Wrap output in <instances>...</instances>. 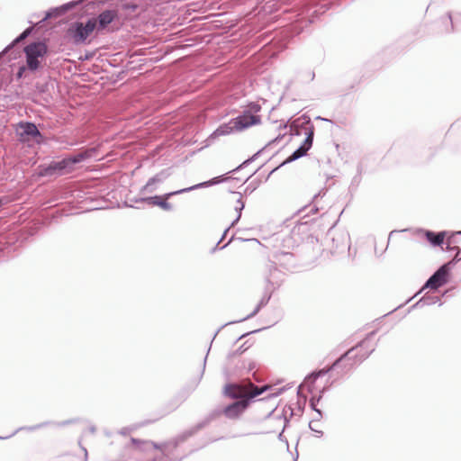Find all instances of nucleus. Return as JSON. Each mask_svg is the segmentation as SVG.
<instances>
[{"mask_svg":"<svg viewBox=\"0 0 461 461\" xmlns=\"http://www.w3.org/2000/svg\"><path fill=\"white\" fill-rule=\"evenodd\" d=\"M146 197L147 196L134 197V198H131L130 201L132 202V203H145V201L142 200V199H145Z\"/></svg>","mask_w":461,"mask_h":461,"instance_id":"e2e57ef3","label":"nucleus"},{"mask_svg":"<svg viewBox=\"0 0 461 461\" xmlns=\"http://www.w3.org/2000/svg\"><path fill=\"white\" fill-rule=\"evenodd\" d=\"M201 429H202V428L198 427V423H197L194 426L191 427L190 429L184 430L183 432H181L180 434H178L176 437L178 438V442H180L182 444V443L185 442L189 438L194 436Z\"/></svg>","mask_w":461,"mask_h":461,"instance_id":"c85d7f7f","label":"nucleus"},{"mask_svg":"<svg viewBox=\"0 0 461 461\" xmlns=\"http://www.w3.org/2000/svg\"><path fill=\"white\" fill-rule=\"evenodd\" d=\"M437 303H439V305L442 304L439 296L425 294L420 300L410 307L408 312H410L413 309L422 308L426 305H433Z\"/></svg>","mask_w":461,"mask_h":461,"instance_id":"5701e85b","label":"nucleus"},{"mask_svg":"<svg viewBox=\"0 0 461 461\" xmlns=\"http://www.w3.org/2000/svg\"><path fill=\"white\" fill-rule=\"evenodd\" d=\"M323 195H325V192L322 193V191H320L312 196V203L301 210L303 212L307 209H310V211L304 216H308L310 213H316L319 211V207L316 205L315 202L319 197H322Z\"/></svg>","mask_w":461,"mask_h":461,"instance_id":"473e14b6","label":"nucleus"},{"mask_svg":"<svg viewBox=\"0 0 461 461\" xmlns=\"http://www.w3.org/2000/svg\"><path fill=\"white\" fill-rule=\"evenodd\" d=\"M444 19H446L449 23V27L446 28L445 32L447 33H450V32H455V25H454V23H453V20H452V14H451V12H447V14H446V17Z\"/></svg>","mask_w":461,"mask_h":461,"instance_id":"37998d69","label":"nucleus"},{"mask_svg":"<svg viewBox=\"0 0 461 461\" xmlns=\"http://www.w3.org/2000/svg\"><path fill=\"white\" fill-rule=\"evenodd\" d=\"M26 67L31 72H35L41 68V62L39 58H33L31 56H25Z\"/></svg>","mask_w":461,"mask_h":461,"instance_id":"72a5a7b5","label":"nucleus"},{"mask_svg":"<svg viewBox=\"0 0 461 461\" xmlns=\"http://www.w3.org/2000/svg\"><path fill=\"white\" fill-rule=\"evenodd\" d=\"M89 19L94 20L95 32L98 33L106 30L112 23L119 21L120 14L116 9H105L98 15L89 17Z\"/></svg>","mask_w":461,"mask_h":461,"instance_id":"1a4fd4ad","label":"nucleus"},{"mask_svg":"<svg viewBox=\"0 0 461 461\" xmlns=\"http://www.w3.org/2000/svg\"><path fill=\"white\" fill-rule=\"evenodd\" d=\"M269 389H270V386L267 384H265L262 386H256L251 393H249L248 394H243V396L245 397L247 402H249V404H250L252 402H254L255 398L263 394L265 392L268 391Z\"/></svg>","mask_w":461,"mask_h":461,"instance_id":"c756f323","label":"nucleus"},{"mask_svg":"<svg viewBox=\"0 0 461 461\" xmlns=\"http://www.w3.org/2000/svg\"><path fill=\"white\" fill-rule=\"evenodd\" d=\"M23 50L25 53V56L42 58L47 54V46L44 42L37 41L25 46Z\"/></svg>","mask_w":461,"mask_h":461,"instance_id":"a211bd4d","label":"nucleus"},{"mask_svg":"<svg viewBox=\"0 0 461 461\" xmlns=\"http://www.w3.org/2000/svg\"><path fill=\"white\" fill-rule=\"evenodd\" d=\"M286 135V133H279L276 138H274L273 140H271L267 145H268V147L276 144V143H279L281 141V140H283V138Z\"/></svg>","mask_w":461,"mask_h":461,"instance_id":"864d4df0","label":"nucleus"},{"mask_svg":"<svg viewBox=\"0 0 461 461\" xmlns=\"http://www.w3.org/2000/svg\"><path fill=\"white\" fill-rule=\"evenodd\" d=\"M327 238L332 242L331 253L335 254L350 249L349 233L345 230H335L332 226L327 232Z\"/></svg>","mask_w":461,"mask_h":461,"instance_id":"0eeeda50","label":"nucleus"},{"mask_svg":"<svg viewBox=\"0 0 461 461\" xmlns=\"http://www.w3.org/2000/svg\"><path fill=\"white\" fill-rule=\"evenodd\" d=\"M180 445H181V443L178 442V438L176 437H175L169 440H167L166 441L167 451H171V453H172L173 450L177 448Z\"/></svg>","mask_w":461,"mask_h":461,"instance_id":"58836bf2","label":"nucleus"},{"mask_svg":"<svg viewBox=\"0 0 461 461\" xmlns=\"http://www.w3.org/2000/svg\"><path fill=\"white\" fill-rule=\"evenodd\" d=\"M233 239H234V236H231V238L228 240V242L221 247H220L221 240H219L217 242V244L211 249V253H214L217 250L225 249L233 240Z\"/></svg>","mask_w":461,"mask_h":461,"instance_id":"de8ad7c7","label":"nucleus"},{"mask_svg":"<svg viewBox=\"0 0 461 461\" xmlns=\"http://www.w3.org/2000/svg\"><path fill=\"white\" fill-rule=\"evenodd\" d=\"M237 400L238 401L230 402L222 409L223 415L226 418L230 420L238 419L249 408V402H247L243 395L241 398Z\"/></svg>","mask_w":461,"mask_h":461,"instance_id":"f8f14e48","label":"nucleus"},{"mask_svg":"<svg viewBox=\"0 0 461 461\" xmlns=\"http://www.w3.org/2000/svg\"><path fill=\"white\" fill-rule=\"evenodd\" d=\"M241 392H242L241 386L238 383H235V382L226 383L222 389L223 396H225L229 399H232V400H237V399L241 398L243 395L241 393Z\"/></svg>","mask_w":461,"mask_h":461,"instance_id":"6ab92c4d","label":"nucleus"},{"mask_svg":"<svg viewBox=\"0 0 461 461\" xmlns=\"http://www.w3.org/2000/svg\"><path fill=\"white\" fill-rule=\"evenodd\" d=\"M257 366V364L256 362L254 361H249V365L247 366V372L249 373V372H252Z\"/></svg>","mask_w":461,"mask_h":461,"instance_id":"680f3d73","label":"nucleus"},{"mask_svg":"<svg viewBox=\"0 0 461 461\" xmlns=\"http://www.w3.org/2000/svg\"><path fill=\"white\" fill-rule=\"evenodd\" d=\"M357 175L352 178L351 185H358L361 181V175L363 172V166L359 163L357 167Z\"/></svg>","mask_w":461,"mask_h":461,"instance_id":"a19ab883","label":"nucleus"},{"mask_svg":"<svg viewBox=\"0 0 461 461\" xmlns=\"http://www.w3.org/2000/svg\"><path fill=\"white\" fill-rule=\"evenodd\" d=\"M80 421H81L80 418H72V419L65 420L62 421L48 420V421H43V422H41V423L33 425V426H30V427H26V428H20L19 430L27 429L29 431H34L36 429H42L47 426L65 427V426L78 423ZM16 431H18V429Z\"/></svg>","mask_w":461,"mask_h":461,"instance_id":"2eb2a0df","label":"nucleus"},{"mask_svg":"<svg viewBox=\"0 0 461 461\" xmlns=\"http://www.w3.org/2000/svg\"><path fill=\"white\" fill-rule=\"evenodd\" d=\"M375 334V330H373L366 335V337L359 341L357 345L348 349L346 352H344L340 357H339L331 365L326 366L323 368L313 370L315 377L321 378L324 375H328L329 373L336 370L338 367L340 366V364L342 361H344L346 358L348 357L350 354H352L353 351L358 348V347H363L367 340Z\"/></svg>","mask_w":461,"mask_h":461,"instance_id":"423d86ee","label":"nucleus"},{"mask_svg":"<svg viewBox=\"0 0 461 461\" xmlns=\"http://www.w3.org/2000/svg\"><path fill=\"white\" fill-rule=\"evenodd\" d=\"M260 110L261 106L259 104L256 102H249L242 114H240L239 116L232 119V123H234L236 131H241L250 126L260 123V116L256 115V113Z\"/></svg>","mask_w":461,"mask_h":461,"instance_id":"39448f33","label":"nucleus"},{"mask_svg":"<svg viewBox=\"0 0 461 461\" xmlns=\"http://www.w3.org/2000/svg\"><path fill=\"white\" fill-rule=\"evenodd\" d=\"M355 366L356 365L352 360L345 359L341 362L340 366L336 369L337 375L339 377H342L349 373L355 367Z\"/></svg>","mask_w":461,"mask_h":461,"instance_id":"7c9ffc66","label":"nucleus"},{"mask_svg":"<svg viewBox=\"0 0 461 461\" xmlns=\"http://www.w3.org/2000/svg\"><path fill=\"white\" fill-rule=\"evenodd\" d=\"M233 131H237L231 120L229 123L221 124L216 130L212 131V133L208 137L207 140L212 141L220 136L229 135Z\"/></svg>","mask_w":461,"mask_h":461,"instance_id":"4be33fe9","label":"nucleus"},{"mask_svg":"<svg viewBox=\"0 0 461 461\" xmlns=\"http://www.w3.org/2000/svg\"><path fill=\"white\" fill-rule=\"evenodd\" d=\"M267 148H268V145L266 144L262 149H258L255 154H253L249 158L245 159L241 164H240L238 167H236L234 169H232L229 173H237V172L240 171L241 169L245 168L246 167L250 165L252 162H254L260 156V154Z\"/></svg>","mask_w":461,"mask_h":461,"instance_id":"a878e982","label":"nucleus"},{"mask_svg":"<svg viewBox=\"0 0 461 461\" xmlns=\"http://www.w3.org/2000/svg\"><path fill=\"white\" fill-rule=\"evenodd\" d=\"M130 431H131V429H130V428L125 427V428H122V429L120 430V432H119V433H120L121 435L126 436V435H128V433H129Z\"/></svg>","mask_w":461,"mask_h":461,"instance_id":"774afa93","label":"nucleus"},{"mask_svg":"<svg viewBox=\"0 0 461 461\" xmlns=\"http://www.w3.org/2000/svg\"><path fill=\"white\" fill-rule=\"evenodd\" d=\"M284 273L278 269L276 263L272 260H268L266 265L265 279L267 285L272 290H276L283 282Z\"/></svg>","mask_w":461,"mask_h":461,"instance_id":"9b49d317","label":"nucleus"},{"mask_svg":"<svg viewBox=\"0 0 461 461\" xmlns=\"http://www.w3.org/2000/svg\"><path fill=\"white\" fill-rule=\"evenodd\" d=\"M284 420H285V425H284L282 431L278 434V439L282 442H285L287 446V448H289L288 440L284 436V430L286 428V426L289 424V420L286 417H284Z\"/></svg>","mask_w":461,"mask_h":461,"instance_id":"c03bdc74","label":"nucleus"},{"mask_svg":"<svg viewBox=\"0 0 461 461\" xmlns=\"http://www.w3.org/2000/svg\"><path fill=\"white\" fill-rule=\"evenodd\" d=\"M336 379L331 381L329 384H326L325 386H323L320 391H319V394L318 395H321V398L323 397V395L325 394L326 392H328L330 387L334 384Z\"/></svg>","mask_w":461,"mask_h":461,"instance_id":"5fc2aeb1","label":"nucleus"},{"mask_svg":"<svg viewBox=\"0 0 461 461\" xmlns=\"http://www.w3.org/2000/svg\"><path fill=\"white\" fill-rule=\"evenodd\" d=\"M78 445H79L80 448L82 449V451L84 452V461H87L88 453H87L86 448L84 446H82L81 439L78 440Z\"/></svg>","mask_w":461,"mask_h":461,"instance_id":"052dcab7","label":"nucleus"},{"mask_svg":"<svg viewBox=\"0 0 461 461\" xmlns=\"http://www.w3.org/2000/svg\"><path fill=\"white\" fill-rule=\"evenodd\" d=\"M318 377H315L314 375V373L312 371L311 373H309L302 384L299 385L298 387V390H297V395L298 397L300 398L301 397V394H300V390H301V387L302 386H305L308 393H313V390H314V384H315V382L317 381Z\"/></svg>","mask_w":461,"mask_h":461,"instance_id":"b1692460","label":"nucleus"},{"mask_svg":"<svg viewBox=\"0 0 461 461\" xmlns=\"http://www.w3.org/2000/svg\"><path fill=\"white\" fill-rule=\"evenodd\" d=\"M147 442L150 443L155 449L160 450L162 452V455L164 457H168L170 456L171 451H167L166 441L161 442V443H158V442H154V441H147Z\"/></svg>","mask_w":461,"mask_h":461,"instance_id":"4c0bfd02","label":"nucleus"},{"mask_svg":"<svg viewBox=\"0 0 461 461\" xmlns=\"http://www.w3.org/2000/svg\"><path fill=\"white\" fill-rule=\"evenodd\" d=\"M456 250V257H453L449 261L442 264L423 284V285L420 288V290L414 294L413 297L419 295L426 289H430L432 291H438L439 288L447 285L450 281L451 271L453 267L461 261V257H459V249H455Z\"/></svg>","mask_w":461,"mask_h":461,"instance_id":"f03ea898","label":"nucleus"},{"mask_svg":"<svg viewBox=\"0 0 461 461\" xmlns=\"http://www.w3.org/2000/svg\"><path fill=\"white\" fill-rule=\"evenodd\" d=\"M316 422V420H312L309 422V429L315 433V436L321 438L323 436V431L320 429H316L312 424Z\"/></svg>","mask_w":461,"mask_h":461,"instance_id":"8fccbe9b","label":"nucleus"},{"mask_svg":"<svg viewBox=\"0 0 461 461\" xmlns=\"http://www.w3.org/2000/svg\"><path fill=\"white\" fill-rule=\"evenodd\" d=\"M95 31L93 19L87 18L86 22L76 21L72 23L67 31V36L75 45L86 44L89 36Z\"/></svg>","mask_w":461,"mask_h":461,"instance_id":"7ed1b4c3","label":"nucleus"},{"mask_svg":"<svg viewBox=\"0 0 461 461\" xmlns=\"http://www.w3.org/2000/svg\"><path fill=\"white\" fill-rule=\"evenodd\" d=\"M321 400V395H312L310 399V408L312 410H315L317 408V404Z\"/></svg>","mask_w":461,"mask_h":461,"instance_id":"49530a36","label":"nucleus"},{"mask_svg":"<svg viewBox=\"0 0 461 461\" xmlns=\"http://www.w3.org/2000/svg\"><path fill=\"white\" fill-rule=\"evenodd\" d=\"M171 176L170 168H164L155 176L150 177L146 185L140 188V193H153L157 190V185L164 183Z\"/></svg>","mask_w":461,"mask_h":461,"instance_id":"ddd939ff","label":"nucleus"},{"mask_svg":"<svg viewBox=\"0 0 461 461\" xmlns=\"http://www.w3.org/2000/svg\"><path fill=\"white\" fill-rule=\"evenodd\" d=\"M131 442L133 445L139 446V445H140V444L145 443L146 441L141 440V439H140V438H131Z\"/></svg>","mask_w":461,"mask_h":461,"instance_id":"0e129e2a","label":"nucleus"},{"mask_svg":"<svg viewBox=\"0 0 461 461\" xmlns=\"http://www.w3.org/2000/svg\"><path fill=\"white\" fill-rule=\"evenodd\" d=\"M89 157L90 155L87 152L70 154L60 160H51L50 163L39 165L37 174L41 177L60 176L71 173L77 164L85 161Z\"/></svg>","mask_w":461,"mask_h":461,"instance_id":"f257e3e1","label":"nucleus"},{"mask_svg":"<svg viewBox=\"0 0 461 461\" xmlns=\"http://www.w3.org/2000/svg\"><path fill=\"white\" fill-rule=\"evenodd\" d=\"M238 194H240V197L236 201V203H240V206H235V208H234L235 212H237V217L232 221L231 226H234L238 223V221H240V219L241 217V212H242L243 209L245 208V203L242 200V195L240 193H238Z\"/></svg>","mask_w":461,"mask_h":461,"instance_id":"f704fd0d","label":"nucleus"},{"mask_svg":"<svg viewBox=\"0 0 461 461\" xmlns=\"http://www.w3.org/2000/svg\"><path fill=\"white\" fill-rule=\"evenodd\" d=\"M459 236H461V230L451 232L450 235L447 238L446 240V248L442 249L443 250L447 252H455V256L456 257V250L455 249H459V255L461 254V248L459 247V244H461V240L459 239Z\"/></svg>","mask_w":461,"mask_h":461,"instance_id":"aec40b11","label":"nucleus"},{"mask_svg":"<svg viewBox=\"0 0 461 461\" xmlns=\"http://www.w3.org/2000/svg\"><path fill=\"white\" fill-rule=\"evenodd\" d=\"M246 349H247V348H243V346H240L237 350H235V351H233V352L230 353V354L228 355V357H234V356H236V355H240V354H242L243 352H245V351H246Z\"/></svg>","mask_w":461,"mask_h":461,"instance_id":"13d9d810","label":"nucleus"},{"mask_svg":"<svg viewBox=\"0 0 461 461\" xmlns=\"http://www.w3.org/2000/svg\"><path fill=\"white\" fill-rule=\"evenodd\" d=\"M310 149H311V148H308V146H305V144H303L302 142V144L295 150H294L292 152V154L290 156H288L279 166H277L276 167H275L274 169H272L270 171V173L267 176V178L270 176L271 174L276 172L277 169H279L283 166L292 163V162L306 156Z\"/></svg>","mask_w":461,"mask_h":461,"instance_id":"dca6fc26","label":"nucleus"},{"mask_svg":"<svg viewBox=\"0 0 461 461\" xmlns=\"http://www.w3.org/2000/svg\"><path fill=\"white\" fill-rule=\"evenodd\" d=\"M267 148H268V145L266 144L262 149H258L255 154H253L249 158L245 159L241 164H240L238 167H236L234 169H232L229 173H237V172L240 171L241 169L245 168L246 167L250 165L252 162H254L260 156V154Z\"/></svg>","mask_w":461,"mask_h":461,"instance_id":"bb28decb","label":"nucleus"},{"mask_svg":"<svg viewBox=\"0 0 461 461\" xmlns=\"http://www.w3.org/2000/svg\"><path fill=\"white\" fill-rule=\"evenodd\" d=\"M313 411H315L318 415V419H315L316 421H319L322 417H323V412L321 409H319L318 407L315 408V410H312Z\"/></svg>","mask_w":461,"mask_h":461,"instance_id":"69168bd1","label":"nucleus"},{"mask_svg":"<svg viewBox=\"0 0 461 461\" xmlns=\"http://www.w3.org/2000/svg\"><path fill=\"white\" fill-rule=\"evenodd\" d=\"M306 122H308L310 125L305 131V139L303 143L305 144V146H308V148H312L314 138V126L312 123H311L310 117H307Z\"/></svg>","mask_w":461,"mask_h":461,"instance_id":"2f4dec72","label":"nucleus"},{"mask_svg":"<svg viewBox=\"0 0 461 461\" xmlns=\"http://www.w3.org/2000/svg\"><path fill=\"white\" fill-rule=\"evenodd\" d=\"M180 445H181V443L178 442V438L176 437H175L169 440H167L166 441L167 451H171V453H172L173 450L177 448Z\"/></svg>","mask_w":461,"mask_h":461,"instance_id":"ea45409f","label":"nucleus"},{"mask_svg":"<svg viewBox=\"0 0 461 461\" xmlns=\"http://www.w3.org/2000/svg\"><path fill=\"white\" fill-rule=\"evenodd\" d=\"M185 193H189L188 187L165 193V197L170 199L173 196H176V195H178V194H185Z\"/></svg>","mask_w":461,"mask_h":461,"instance_id":"79ce46f5","label":"nucleus"},{"mask_svg":"<svg viewBox=\"0 0 461 461\" xmlns=\"http://www.w3.org/2000/svg\"><path fill=\"white\" fill-rule=\"evenodd\" d=\"M84 1L85 0H73L59 6L50 8L45 12L44 16L38 22L37 25L41 27V24L49 19L61 17L67 14L68 12L74 10L77 6L82 5Z\"/></svg>","mask_w":461,"mask_h":461,"instance_id":"6e6552de","label":"nucleus"},{"mask_svg":"<svg viewBox=\"0 0 461 461\" xmlns=\"http://www.w3.org/2000/svg\"><path fill=\"white\" fill-rule=\"evenodd\" d=\"M27 67L23 65L20 66L16 71L15 77L17 79H21L23 77L25 71L27 70Z\"/></svg>","mask_w":461,"mask_h":461,"instance_id":"603ef678","label":"nucleus"},{"mask_svg":"<svg viewBox=\"0 0 461 461\" xmlns=\"http://www.w3.org/2000/svg\"><path fill=\"white\" fill-rule=\"evenodd\" d=\"M258 185V182L254 180L252 181L247 187V190H249L250 192H253Z\"/></svg>","mask_w":461,"mask_h":461,"instance_id":"bf43d9fd","label":"nucleus"},{"mask_svg":"<svg viewBox=\"0 0 461 461\" xmlns=\"http://www.w3.org/2000/svg\"><path fill=\"white\" fill-rule=\"evenodd\" d=\"M223 414L222 409L216 408L212 410L202 421L198 422V427H201L202 429L209 425L212 421L219 418Z\"/></svg>","mask_w":461,"mask_h":461,"instance_id":"cd10ccee","label":"nucleus"},{"mask_svg":"<svg viewBox=\"0 0 461 461\" xmlns=\"http://www.w3.org/2000/svg\"><path fill=\"white\" fill-rule=\"evenodd\" d=\"M374 336H375V334L367 340V342L363 347H361L362 348L366 349V352H364V353L360 352V353L356 354L354 356H352L350 354L347 359L348 360H352L355 363V365L360 364L363 361H365L375 351V347L377 345L375 343L373 346H369V341L371 340V339Z\"/></svg>","mask_w":461,"mask_h":461,"instance_id":"412c9836","label":"nucleus"},{"mask_svg":"<svg viewBox=\"0 0 461 461\" xmlns=\"http://www.w3.org/2000/svg\"><path fill=\"white\" fill-rule=\"evenodd\" d=\"M145 203L151 206H158L163 211L171 212L173 211V205L168 202L169 198L165 197V194H155L152 196H147L145 199Z\"/></svg>","mask_w":461,"mask_h":461,"instance_id":"f3484780","label":"nucleus"},{"mask_svg":"<svg viewBox=\"0 0 461 461\" xmlns=\"http://www.w3.org/2000/svg\"><path fill=\"white\" fill-rule=\"evenodd\" d=\"M228 180V178L225 176V175L218 176L215 177H212L210 179L211 185H218L220 183H222L224 181Z\"/></svg>","mask_w":461,"mask_h":461,"instance_id":"09e8293b","label":"nucleus"},{"mask_svg":"<svg viewBox=\"0 0 461 461\" xmlns=\"http://www.w3.org/2000/svg\"><path fill=\"white\" fill-rule=\"evenodd\" d=\"M262 309V307H259L258 304L256 305L255 309L249 313L248 314L247 316L241 318L240 320H237V321H229L223 325H221L214 333L213 337H212V341H213V339L216 338V336L218 335V333L221 331V329H223L224 327L228 326V325H230V324H234V323H239V322H242V321H245L247 320H249L253 317H255L259 312L260 310ZM212 342H211L212 344Z\"/></svg>","mask_w":461,"mask_h":461,"instance_id":"393cba45","label":"nucleus"},{"mask_svg":"<svg viewBox=\"0 0 461 461\" xmlns=\"http://www.w3.org/2000/svg\"><path fill=\"white\" fill-rule=\"evenodd\" d=\"M273 293H274V290L270 289V287H268V285H266L264 294H263L262 298L259 300V302L258 303L259 307L264 308L269 303Z\"/></svg>","mask_w":461,"mask_h":461,"instance_id":"c9c22d12","label":"nucleus"},{"mask_svg":"<svg viewBox=\"0 0 461 461\" xmlns=\"http://www.w3.org/2000/svg\"><path fill=\"white\" fill-rule=\"evenodd\" d=\"M266 328H260V329H257V330H251V331H248V332H245L243 334H241L235 341V343H237L238 341H240V339L248 337L249 335L250 334H254V333H258V332H260L261 330H265Z\"/></svg>","mask_w":461,"mask_h":461,"instance_id":"3c124183","label":"nucleus"},{"mask_svg":"<svg viewBox=\"0 0 461 461\" xmlns=\"http://www.w3.org/2000/svg\"><path fill=\"white\" fill-rule=\"evenodd\" d=\"M15 133L18 140L22 143H27L32 146V143L46 144L47 138L39 131L37 125L30 121H21L17 123Z\"/></svg>","mask_w":461,"mask_h":461,"instance_id":"20e7f679","label":"nucleus"},{"mask_svg":"<svg viewBox=\"0 0 461 461\" xmlns=\"http://www.w3.org/2000/svg\"><path fill=\"white\" fill-rule=\"evenodd\" d=\"M211 185H211L210 180H207V181H204V182H202V183L191 185V186L188 187V189H189V192H191V191H194V190H196V189H200V188H203V187H208V186H211Z\"/></svg>","mask_w":461,"mask_h":461,"instance_id":"a18cd8bd","label":"nucleus"},{"mask_svg":"<svg viewBox=\"0 0 461 461\" xmlns=\"http://www.w3.org/2000/svg\"><path fill=\"white\" fill-rule=\"evenodd\" d=\"M95 53L94 52H91V51H86L84 55H82L79 59L81 61H86V60H90L93 59Z\"/></svg>","mask_w":461,"mask_h":461,"instance_id":"6e6d98bb","label":"nucleus"},{"mask_svg":"<svg viewBox=\"0 0 461 461\" xmlns=\"http://www.w3.org/2000/svg\"><path fill=\"white\" fill-rule=\"evenodd\" d=\"M122 8L126 12L127 16H134L136 15V11L139 8V5L135 3H123L122 5Z\"/></svg>","mask_w":461,"mask_h":461,"instance_id":"e433bc0d","label":"nucleus"},{"mask_svg":"<svg viewBox=\"0 0 461 461\" xmlns=\"http://www.w3.org/2000/svg\"><path fill=\"white\" fill-rule=\"evenodd\" d=\"M210 349H211V346L209 347L208 350H207V353L203 358V368H202V371H201V374H200V378L199 380H201V378L203 377V374H204V370H205V366H206V362H207V357H208V354L210 352Z\"/></svg>","mask_w":461,"mask_h":461,"instance_id":"4d7b16f0","label":"nucleus"},{"mask_svg":"<svg viewBox=\"0 0 461 461\" xmlns=\"http://www.w3.org/2000/svg\"><path fill=\"white\" fill-rule=\"evenodd\" d=\"M33 31L34 29L32 26H29L24 29L10 44H8L0 52V58L8 55V60L16 59L21 53V49L17 46V44L31 36Z\"/></svg>","mask_w":461,"mask_h":461,"instance_id":"9d476101","label":"nucleus"},{"mask_svg":"<svg viewBox=\"0 0 461 461\" xmlns=\"http://www.w3.org/2000/svg\"><path fill=\"white\" fill-rule=\"evenodd\" d=\"M252 377L257 381V382H261L262 381V378L261 376L258 375V371H253L252 372Z\"/></svg>","mask_w":461,"mask_h":461,"instance_id":"338daca9","label":"nucleus"},{"mask_svg":"<svg viewBox=\"0 0 461 461\" xmlns=\"http://www.w3.org/2000/svg\"><path fill=\"white\" fill-rule=\"evenodd\" d=\"M420 231L423 234V237L426 239V240L434 248L442 247L444 244L445 237L448 233L446 230L436 232L433 230L422 229H420Z\"/></svg>","mask_w":461,"mask_h":461,"instance_id":"4468645a","label":"nucleus"}]
</instances>
